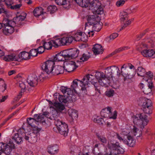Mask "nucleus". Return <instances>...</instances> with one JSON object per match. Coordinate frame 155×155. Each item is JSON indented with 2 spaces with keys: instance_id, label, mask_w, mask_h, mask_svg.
Returning <instances> with one entry per match:
<instances>
[{
  "instance_id": "obj_1",
  "label": "nucleus",
  "mask_w": 155,
  "mask_h": 155,
  "mask_svg": "<svg viewBox=\"0 0 155 155\" xmlns=\"http://www.w3.org/2000/svg\"><path fill=\"white\" fill-rule=\"evenodd\" d=\"M138 102L139 104L142 106L145 113L150 114L152 113V102L151 100L142 97L139 99Z\"/></svg>"
},
{
  "instance_id": "obj_2",
  "label": "nucleus",
  "mask_w": 155,
  "mask_h": 155,
  "mask_svg": "<svg viewBox=\"0 0 155 155\" xmlns=\"http://www.w3.org/2000/svg\"><path fill=\"white\" fill-rule=\"evenodd\" d=\"M3 27L2 31L5 35H9V34L13 32L14 26L15 25V23L14 21L5 19L3 21Z\"/></svg>"
},
{
  "instance_id": "obj_3",
  "label": "nucleus",
  "mask_w": 155,
  "mask_h": 155,
  "mask_svg": "<svg viewBox=\"0 0 155 155\" xmlns=\"http://www.w3.org/2000/svg\"><path fill=\"white\" fill-rule=\"evenodd\" d=\"M93 78L94 76L93 75L88 74L84 76L82 80L79 81V84L81 87V90L82 91H84V93H85V91L86 90L85 86L88 84L90 82L92 84L97 82V80Z\"/></svg>"
},
{
  "instance_id": "obj_4",
  "label": "nucleus",
  "mask_w": 155,
  "mask_h": 155,
  "mask_svg": "<svg viewBox=\"0 0 155 155\" xmlns=\"http://www.w3.org/2000/svg\"><path fill=\"white\" fill-rule=\"evenodd\" d=\"M88 6L89 9L92 10L95 14H101L103 13V8L101 6V4L98 0L93 1L90 3Z\"/></svg>"
},
{
  "instance_id": "obj_5",
  "label": "nucleus",
  "mask_w": 155,
  "mask_h": 155,
  "mask_svg": "<svg viewBox=\"0 0 155 155\" xmlns=\"http://www.w3.org/2000/svg\"><path fill=\"white\" fill-rule=\"evenodd\" d=\"M107 147L113 150V153L115 155L122 154L124 152V150L119 145V143H113L111 141L109 142Z\"/></svg>"
},
{
  "instance_id": "obj_6",
  "label": "nucleus",
  "mask_w": 155,
  "mask_h": 155,
  "mask_svg": "<svg viewBox=\"0 0 155 155\" xmlns=\"http://www.w3.org/2000/svg\"><path fill=\"white\" fill-rule=\"evenodd\" d=\"M14 148V144L11 143L10 141L8 144L0 143V150L3 152L6 155H10L12 149Z\"/></svg>"
},
{
  "instance_id": "obj_7",
  "label": "nucleus",
  "mask_w": 155,
  "mask_h": 155,
  "mask_svg": "<svg viewBox=\"0 0 155 155\" xmlns=\"http://www.w3.org/2000/svg\"><path fill=\"white\" fill-rule=\"evenodd\" d=\"M55 63L54 61L48 60L44 63L41 68L42 69L48 74H51L52 73Z\"/></svg>"
},
{
  "instance_id": "obj_8",
  "label": "nucleus",
  "mask_w": 155,
  "mask_h": 155,
  "mask_svg": "<svg viewBox=\"0 0 155 155\" xmlns=\"http://www.w3.org/2000/svg\"><path fill=\"white\" fill-rule=\"evenodd\" d=\"M56 126L59 127L60 134L64 136H67L68 131V126L65 122L61 121L59 123L56 122Z\"/></svg>"
},
{
  "instance_id": "obj_9",
  "label": "nucleus",
  "mask_w": 155,
  "mask_h": 155,
  "mask_svg": "<svg viewBox=\"0 0 155 155\" xmlns=\"http://www.w3.org/2000/svg\"><path fill=\"white\" fill-rule=\"evenodd\" d=\"M38 80L37 76L35 74H33L28 77L27 81L30 86L34 87L38 84Z\"/></svg>"
},
{
  "instance_id": "obj_10",
  "label": "nucleus",
  "mask_w": 155,
  "mask_h": 155,
  "mask_svg": "<svg viewBox=\"0 0 155 155\" xmlns=\"http://www.w3.org/2000/svg\"><path fill=\"white\" fill-rule=\"evenodd\" d=\"M75 66H76V65L75 62L69 61L64 62L63 67L66 71L70 72L74 70V67Z\"/></svg>"
},
{
  "instance_id": "obj_11",
  "label": "nucleus",
  "mask_w": 155,
  "mask_h": 155,
  "mask_svg": "<svg viewBox=\"0 0 155 155\" xmlns=\"http://www.w3.org/2000/svg\"><path fill=\"white\" fill-rule=\"evenodd\" d=\"M100 20V18L96 14L89 16L87 18L88 23L90 25H93L97 23Z\"/></svg>"
},
{
  "instance_id": "obj_12",
  "label": "nucleus",
  "mask_w": 155,
  "mask_h": 155,
  "mask_svg": "<svg viewBox=\"0 0 155 155\" xmlns=\"http://www.w3.org/2000/svg\"><path fill=\"white\" fill-rule=\"evenodd\" d=\"M64 70V68L63 67V66L59 65L54 66L51 74L55 75L63 74Z\"/></svg>"
},
{
  "instance_id": "obj_13",
  "label": "nucleus",
  "mask_w": 155,
  "mask_h": 155,
  "mask_svg": "<svg viewBox=\"0 0 155 155\" xmlns=\"http://www.w3.org/2000/svg\"><path fill=\"white\" fill-rule=\"evenodd\" d=\"M54 97L55 98V102L54 101V105L55 107L56 108V110L55 111H58V112L60 113V112L62 111L65 108V107L64 105L62 104L59 103L57 100V97H55L57 96V95L55 94L54 95Z\"/></svg>"
},
{
  "instance_id": "obj_14",
  "label": "nucleus",
  "mask_w": 155,
  "mask_h": 155,
  "mask_svg": "<svg viewBox=\"0 0 155 155\" xmlns=\"http://www.w3.org/2000/svg\"><path fill=\"white\" fill-rule=\"evenodd\" d=\"M60 113L58 111L54 110L52 112V114L51 115L50 117V119L51 120H54V123L55 124H56V122L59 123L60 122L61 120L60 119V118L59 117V115Z\"/></svg>"
},
{
  "instance_id": "obj_15",
  "label": "nucleus",
  "mask_w": 155,
  "mask_h": 155,
  "mask_svg": "<svg viewBox=\"0 0 155 155\" xmlns=\"http://www.w3.org/2000/svg\"><path fill=\"white\" fill-rule=\"evenodd\" d=\"M92 50L95 55L102 54L103 51V49L102 46L99 44H96L94 45L93 48Z\"/></svg>"
},
{
  "instance_id": "obj_16",
  "label": "nucleus",
  "mask_w": 155,
  "mask_h": 155,
  "mask_svg": "<svg viewBox=\"0 0 155 155\" xmlns=\"http://www.w3.org/2000/svg\"><path fill=\"white\" fill-rule=\"evenodd\" d=\"M26 140L29 142H35L37 140L36 134L35 132H32L30 134H27L25 139Z\"/></svg>"
},
{
  "instance_id": "obj_17",
  "label": "nucleus",
  "mask_w": 155,
  "mask_h": 155,
  "mask_svg": "<svg viewBox=\"0 0 155 155\" xmlns=\"http://www.w3.org/2000/svg\"><path fill=\"white\" fill-rule=\"evenodd\" d=\"M128 70V71L126 72L127 73L126 75H124L123 74H121V75L124 77V81L128 80L131 79H133V78L134 75L135 74L134 70L133 72L130 69V70Z\"/></svg>"
},
{
  "instance_id": "obj_18",
  "label": "nucleus",
  "mask_w": 155,
  "mask_h": 155,
  "mask_svg": "<svg viewBox=\"0 0 155 155\" xmlns=\"http://www.w3.org/2000/svg\"><path fill=\"white\" fill-rule=\"evenodd\" d=\"M111 113V108L108 107L103 109L100 112L101 117L104 118H108L109 117V114Z\"/></svg>"
},
{
  "instance_id": "obj_19",
  "label": "nucleus",
  "mask_w": 155,
  "mask_h": 155,
  "mask_svg": "<svg viewBox=\"0 0 155 155\" xmlns=\"http://www.w3.org/2000/svg\"><path fill=\"white\" fill-rule=\"evenodd\" d=\"M48 152L51 154L53 155L57 153L59 148L58 146L55 145L54 146L50 145L48 148Z\"/></svg>"
},
{
  "instance_id": "obj_20",
  "label": "nucleus",
  "mask_w": 155,
  "mask_h": 155,
  "mask_svg": "<svg viewBox=\"0 0 155 155\" xmlns=\"http://www.w3.org/2000/svg\"><path fill=\"white\" fill-rule=\"evenodd\" d=\"M141 120L142 124L143 126H146L148 122V120L147 118V116L144 113L139 114H137Z\"/></svg>"
},
{
  "instance_id": "obj_21",
  "label": "nucleus",
  "mask_w": 155,
  "mask_h": 155,
  "mask_svg": "<svg viewBox=\"0 0 155 155\" xmlns=\"http://www.w3.org/2000/svg\"><path fill=\"white\" fill-rule=\"evenodd\" d=\"M73 39L74 38L72 36H68L60 38L61 42V45H64L67 43H71Z\"/></svg>"
},
{
  "instance_id": "obj_22",
  "label": "nucleus",
  "mask_w": 155,
  "mask_h": 155,
  "mask_svg": "<svg viewBox=\"0 0 155 155\" xmlns=\"http://www.w3.org/2000/svg\"><path fill=\"white\" fill-rule=\"evenodd\" d=\"M32 118L33 119H34L35 120L40 122V124H42L43 125L46 127L47 124L45 120L44 119L43 115H40L37 114H35L34 115V118Z\"/></svg>"
},
{
  "instance_id": "obj_23",
  "label": "nucleus",
  "mask_w": 155,
  "mask_h": 155,
  "mask_svg": "<svg viewBox=\"0 0 155 155\" xmlns=\"http://www.w3.org/2000/svg\"><path fill=\"white\" fill-rule=\"evenodd\" d=\"M141 53L144 57H149L153 56L155 53V52L152 49L144 50L141 51Z\"/></svg>"
},
{
  "instance_id": "obj_24",
  "label": "nucleus",
  "mask_w": 155,
  "mask_h": 155,
  "mask_svg": "<svg viewBox=\"0 0 155 155\" xmlns=\"http://www.w3.org/2000/svg\"><path fill=\"white\" fill-rule=\"evenodd\" d=\"M127 139V140H124V143L130 147H133L135 144V140L130 136H128Z\"/></svg>"
},
{
  "instance_id": "obj_25",
  "label": "nucleus",
  "mask_w": 155,
  "mask_h": 155,
  "mask_svg": "<svg viewBox=\"0 0 155 155\" xmlns=\"http://www.w3.org/2000/svg\"><path fill=\"white\" fill-rule=\"evenodd\" d=\"M110 79L104 77L100 81H99L100 84L102 86L105 87H107L110 82Z\"/></svg>"
},
{
  "instance_id": "obj_26",
  "label": "nucleus",
  "mask_w": 155,
  "mask_h": 155,
  "mask_svg": "<svg viewBox=\"0 0 155 155\" xmlns=\"http://www.w3.org/2000/svg\"><path fill=\"white\" fill-rule=\"evenodd\" d=\"M26 15V14H24V15H20L14 18L13 20H15L14 21L15 23V24H17L18 25H22V24L21 23V22L24 20Z\"/></svg>"
},
{
  "instance_id": "obj_27",
  "label": "nucleus",
  "mask_w": 155,
  "mask_h": 155,
  "mask_svg": "<svg viewBox=\"0 0 155 155\" xmlns=\"http://www.w3.org/2000/svg\"><path fill=\"white\" fill-rule=\"evenodd\" d=\"M44 9L41 7L36 8L33 11L34 15L36 17H38L43 14Z\"/></svg>"
},
{
  "instance_id": "obj_28",
  "label": "nucleus",
  "mask_w": 155,
  "mask_h": 155,
  "mask_svg": "<svg viewBox=\"0 0 155 155\" xmlns=\"http://www.w3.org/2000/svg\"><path fill=\"white\" fill-rule=\"evenodd\" d=\"M69 115L71 117L72 119H76L78 117L77 111L73 109H70L68 111Z\"/></svg>"
},
{
  "instance_id": "obj_29",
  "label": "nucleus",
  "mask_w": 155,
  "mask_h": 155,
  "mask_svg": "<svg viewBox=\"0 0 155 155\" xmlns=\"http://www.w3.org/2000/svg\"><path fill=\"white\" fill-rule=\"evenodd\" d=\"M12 139L14 140L17 143L20 144L22 142V139H24L23 137H21L18 134H15L12 137Z\"/></svg>"
},
{
  "instance_id": "obj_30",
  "label": "nucleus",
  "mask_w": 155,
  "mask_h": 155,
  "mask_svg": "<svg viewBox=\"0 0 155 155\" xmlns=\"http://www.w3.org/2000/svg\"><path fill=\"white\" fill-rule=\"evenodd\" d=\"M19 57L23 60H27L30 58V55L29 53L25 51L21 52L19 54Z\"/></svg>"
},
{
  "instance_id": "obj_31",
  "label": "nucleus",
  "mask_w": 155,
  "mask_h": 155,
  "mask_svg": "<svg viewBox=\"0 0 155 155\" xmlns=\"http://www.w3.org/2000/svg\"><path fill=\"white\" fill-rule=\"evenodd\" d=\"M136 71L138 76L143 77L146 74V72L145 69L141 67H138Z\"/></svg>"
},
{
  "instance_id": "obj_32",
  "label": "nucleus",
  "mask_w": 155,
  "mask_h": 155,
  "mask_svg": "<svg viewBox=\"0 0 155 155\" xmlns=\"http://www.w3.org/2000/svg\"><path fill=\"white\" fill-rule=\"evenodd\" d=\"M55 1L58 5H66V6H64L65 8H67V5L68 6H69L70 5L69 2L67 0H55Z\"/></svg>"
},
{
  "instance_id": "obj_33",
  "label": "nucleus",
  "mask_w": 155,
  "mask_h": 155,
  "mask_svg": "<svg viewBox=\"0 0 155 155\" xmlns=\"http://www.w3.org/2000/svg\"><path fill=\"white\" fill-rule=\"evenodd\" d=\"M120 20L121 22H125L127 21L128 20V16L127 15V14L125 12H123L120 13Z\"/></svg>"
},
{
  "instance_id": "obj_34",
  "label": "nucleus",
  "mask_w": 155,
  "mask_h": 155,
  "mask_svg": "<svg viewBox=\"0 0 155 155\" xmlns=\"http://www.w3.org/2000/svg\"><path fill=\"white\" fill-rule=\"evenodd\" d=\"M51 42L52 43L54 46L58 47L59 46L61 45L60 38H54L51 40Z\"/></svg>"
},
{
  "instance_id": "obj_35",
  "label": "nucleus",
  "mask_w": 155,
  "mask_h": 155,
  "mask_svg": "<svg viewBox=\"0 0 155 155\" xmlns=\"http://www.w3.org/2000/svg\"><path fill=\"white\" fill-rule=\"evenodd\" d=\"M95 77L96 78V80L98 81V82L99 81H100L104 77H105V74L102 72H96L95 74Z\"/></svg>"
},
{
  "instance_id": "obj_36",
  "label": "nucleus",
  "mask_w": 155,
  "mask_h": 155,
  "mask_svg": "<svg viewBox=\"0 0 155 155\" xmlns=\"http://www.w3.org/2000/svg\"><path fill=\"white\" fill-rule=\"evenodd\" d=\"M3 60L6 61H10L16 60L15 56L14 54L8 55L3 57Z\"/></svg>"
},
{
  "instance_id": "obj_37",
  "label": "nucleus",
  "mask_w": 155,
  "mask_h": 155,
  "mask_svg": "<svg viewBox=\"0 0 155 155\" xmlns=\"http://www.w3.org/2000/svg\"><path fill=\"white\" fill-rule=\"evenodd\" d=\"M72 59L77 57L79 53V51L76 48L70 49Z\"/></svg>"
},
{
  "instance_id": "obj_38",
  "label": "nucleus",
  "mask_w": 155,
  "mask_h": 155,
  "mask_svg": "<svg viewBox=\"0 0 155 155\" xmlns=\"http://www.w3.org/2000/svg\"><path fill=\"white\" fill-rule=\"evenodd\" d=\"M57 8L54 5H51L47 8V11L49 12L51 14L54 13L57 10Z\"/></svg>"
},
{
  "instance_id": "obj_39",
  "label": "nucleus",
  "mask_w": 155,
  "mask_h": 155,
  "mask_svg": "<svg viewBox=\"0 0 155 155\" xmlns=\"http://www.w3.org/2000/svg\"><path fill=\"white\" fill-rule=\"evenodd\" d=\"M58 100L60 103L66 104L68 102V101L67 98L68 96H67V97H65V96H64L62 95H58Z\"/></svg>"
},
{
  "instance_id": "obj_40",
  "label": "nucleus",
  "mask_w": 155,
  "mask_h": 155,
  "mask_svg": "<svg viewBox=\"0 0 155 155\" xmlns=\"http://www.w3.org/2000/svg\"><path fill=\"white\" fill-rule=\"evenodd\" d=\"M111 69V72L112 74H114L117 73V75L119 76L121 73H118V71H120L119 68L116 66H112L110 67Z\"/></svg>"
},
{
  "instance_id": "obj_41",
  "label": "nucleus",
  "mask_w": 155,
  "mask_h": 155,
  "mask_svg": "<svg viewBox=\"0 0 155 155\" xmlns=\"http://www.w3.org/2000/svg\"><path fill=\"white\" fill-rule=\"evenodd\" d=\"M54 59L55 61H63L65 60L63 56H62L61 52L56 55Z\"/></svg>"
},
{
  "instance_id": "obj_42",
  "label": "nucleus",
  "mask_w": 155,
  "mask_h": 155,
  "mask_svg": "<svg viewBox=\"0 0 155 155\" xmlns=\"http://www.w3.org/2000/svg\"><path fill=\"white\" fill-rule=\"evenodd\" d=\"M111 71V69L110 67L107 68L105 72V77L110 79L112 78V74Z\"/></svg>"
},
{
  "instance_id": "obj_43",
  "label": "nucleus",
  "mask_w": 155,
  "mask_h": 155,
  "mask_svg": "<svg viewBox=\"0 0 155 155\" xmlns=\"http://www.w3.org/2000/svg\"><path fill=\"white\" fill-rule=\"evenodd\" d=\"M25 130L24 128H21L18 130V133L16 134H18L21 137H24V139H25L27 135L24 132Z\"/></svg>"
},
{
  "instance_id": "obj_44",
  "label": "nucleus",
  "mask_w": 155,
  "mask_h": 155,
  "mask_svg": "<svg viewBox=\"0 0 155 155\" xmlns=\"http://www.w3.org/2000/svg\"><path fill=\"white\" fill-rule=\"evenodd\" d=\"M102 28V25L100 23V21L97 23L93 25V29L96 31H99Z\"/></svg>"
},
{
  "instance_id": "obj_45",
  "label": "nucleus",
  "mask_w": 155,
  "mask_h": 155,
  "mask_svg": "<svg viewBox=\"0 0 155 155\" xmlns=\"http://www.w3.org/2000/svg\"><path fill=\"white\" fill-rule=\"evenodd\" d=\"M128 70H130V69L128 68L127 65L126 64H124L121 67V73L126 75V72L128 71Z\"/></svg>"
},
{
  "instance_id": "obj_46",
  "label": "nucleus",
  "mask_w": 155,
  "mask_h": 155,
  "mask_svg": "<svg viewBox=\"0 0 155 155\" xmlns=\"http://www.w3.org/2000/svg\"><path fill=\"white\" fill-rule=\"evenodd\" d=\"M96 136L98 140L101 142L104 143H107V140L105 137L99 135L97 133L96 134Z\"/></svg>"
},
{
  "instance_id": "obj_47",
  "label": "nucleus",
  "mask_w": 155,
  "mask_h": 155,
  "mask_svg": "<svg viewBox=\"0 0 155 155\" xmlns=\"http://www.w3.org/2000/svg\"><path fill=\"white\" fill-rule=\"evenodd\" d=\"M82 32H77L75 35V37L74 38L75 41H81V38Z\"/></svg>"
},
{
  "instance_id": "obj_48",
  "label": "nucleus",
  "mask_w": 155,
  "mask_h": 155,
  "mask_svg": "<svg viewBox=\"0 0 155 155\" xmlns=\"http://www.w3.org/2000/svg\"><path fill=\"white\" fill-rule=\"evenodd\" d=\"M91 57V55H87L85 53H84L82 56V57H81L80 60V62H84L87 61L89 58Z\"/></svg>"
},
{
  "instance_id": "obj_49",
  "label": "nucleus",
  "mask_w": 155,
  "mask_h": 155,
  "mask_svg": "<svg viewBox=\"0 0 155 155\" xmlns=\"http://www.w3.org/2000/svg\"><path fill=\"white\" fill-rule=\"evenodd\" d=\"M52 45L53 44L51 42V41H50L48 42H45L43 45V47L45 49L49 50L51 48Z\"/></svg>"
},
{
  "instance_id": "obj_50",
  "label": "nucleus",
  "mask_w": 155,
  "mask_h": 155,
  "mask_svg": "<svg viewBox=\"0 0 155 155\" xmlns=\"http://www.w3.org/2000/svg\"><path fill=\"white\" fill-rule=\"evenodd\" d=\"M138 118H139V117L137 116V115L135 117L133 120L134 123V124H136L137 125H142L141 120Z\"/></svg>"
},
{
  "instance_id": "obj_51",
  "label": "nucleus",
  "mask_w": 155,
  "mask_h": 155,
  "mask_svg": "<svg viewBox=\"0 0 155 155\" xmlns=\"http://www.w3.org/2000/svg\"><path fill=\"white\" fill-rule=\"evenodd\" d=\"M80 3V6L82 7H87L88 6L90 3V0H82Z\"/></svg>"
},
{
  "instance_id": "obj_52",
  "label": "nucleus",
  "mask_w": 155,
  "mask_h": 155,
  "mask_svg": "<svg viewBox=\"0 0 155 155\" xmlns=\"http://www.w3.org/2000/svg\"><path fill=\"white\" fill-rule=\"evenodd\" d=\"M94 122H96L98 123L100 125H102L104 123V119L101 118H94L93 120Z\"/></svg>"
},
{
  "instance_id": "obj_53",
  "label": "nucleus",
  "mask_w": 155,
  "mask_h": 155,
  "mask_svg": "<svg viewBox=\"0 0 155 155\" xmlns=\"http://www.w3.org/2000/svg\"><path fill=\"white\" fill-rule=\"evenodd\" d=\"M79 81L80 80L77 79L74 80L73 82V84L71 86L72 88H73V90H74V92L76 91L75 88L77 87L78 83H79Z\"/></svg>"
},
{
  "instance_id": "obj_54",
  "label": "nucleus",
  "mask_w": 155,
  "mask_h": 155,
  "mask_svg": "<svg viewBox=\"0 0 155 155\" xmlns=\"http://www.w3.org/2000/svg\"><path fill=\"white\" fill-rule=\"evenodd\" d=\"M38 53L37 49H33L31 50L29 52V54L30 55V57L32 56H36L38 54Z\"/></svg>"
},
{
  "instance_id": "obj_55",
  "label": "nucleus",
  "mask_w": 155,
  "mask_h": 155,
  "mask_svg": "<svg viewBox=\"0 0 155 155\" xmlns=\"http://www.w3.org/2000/svg\"><path fill=\"white\" fill-rule=\"evenodd\" d=\"M131 22V20H128L125 23H124V25L122 26L121 28H120L119 30L118 31H120L125 28L127 27L130 24Z\"/></svg>"
},
{
  "instance_id": "obj_56",
  "label": "nucleus",
  "mask_w": 155,
  "mask_h": 155,
  "mask_svg": "<svg viewBox=\"0 0 155 155\" xmlns=\"http://www.w3.org/2000/svg\"><path fill=\"white\" fill-rule=\"evenodd\" d=\"M114 92L113 90H110L109 91H106L105 92L106 96L108 97H111L113 96Z\"/></svg>"
},
{
  "instance_id": "obj_57",
  "label": "nucleus",
  "mask_w": 155,
  "mask_h": 155,
  "mask_svg": "<svg viewBox=\"0 0 155 155\" xmlns=\"http://www.w3.org/2000/svg\"><path fill=\"white\" fill-rule=\"evenodd\" d=\"M65 60H68V49L61 51Z\"/></svg>"
},
{
  "instance_id": "obj_58",
  "label": "nucleus",
  "mask_w": 155,
  "mask_h": 155,
  "mask_svg": "<svg viewBox=\"0 0 155 155\" xmlns=\"http://www.w3.org/2000/svg\"><path fill=\"white\" fill-rule=\"evenodd\" d=\"M136 8H128L126 10V11H124L127 14V15L128 16V14H130L135 12Z\"/></svg>"
},
{
  "instance_id": "obj_59",
  "label": "nucleus",
  "mask_w": 155,
  "mask_h": 155,
  "mask_svg": "<svg viewBox=\"0 0 155 155\" xmlns=\"http://www.w3.org/2000/svg\"><path fill=\"white\" fill-rule=\"evenodd\" d=\"M21 5V4L12 5V6L11 7V9L12 10H18L20 8Z\"/></svg>"
},
{
  "instance_id": "obj_60",
  "label": "nucleus",
  "mask_w": 155,
  "mask_h": 155,
  "mask_svg": "<svg viewBox=\"0 0 155 155\" xmlns=\"http://www.w3.org/2000/svg\"><path fill=\"white\" fill-rule=\"evenodd\" d=\"M122 51L121 49L120 48L116 49L114 51L112 52L111 54H109L108 56L107 57H111V56L114 55L117 53H119L120 52Z\"/></svg>"
},
{
  "instance_id": "obj_61",
  "label": "nucleus",
  "mask_w": 155,
  "mask_h": 155,
  "mask_svg": "<svg viewBox=\"0 0 155 155\" xmlns=\"http://www.w3.org/2000/svg\"><path fill=\"white\" fill-rule=\"evenodd\" d=\"M4 2H5V3L7 5V8H11V7L12 6V2L11 0H5V1Z\"/></svg>"
},
{
  "instance_id": "obj_62",
  "label": "nucleus",
  "mask_w": 155,
  "mask_h": 155,
  "mask_svg": "<svg viewBox=\"0 0 155 155\" xmlns=\"http://www.w3.org/2000/svg\"><path fill=\"white\" fill-rule=\"evenodd\" d=\"M19 86L21 88V91L20 93L21 94V95H22V93L25 91V85L24 83H20Z\"/></svg>"
},
{
  "instance_id": "obj_63",
  "label": "nucleus",
  "mask_w": 155,
  "mask_h": 155,
  "mask_svg": "<svg viewBox=\"0 0 155 155\" xmlns=\"http://www.w3.org/2000/svg\"><path fill=\"white\" fill-rule=\"evenodd\" d=\"M81 37V41L85 42L87 40V36L85 33L82 32V34Z\"/></svg>"
},
{
  "instance_id": "obj_64",
  "label": "nucleus",
  "mask_w": 155,
  "mask_h": 155,
  "mask_svg": "<svg viewBox=\"0 0 155 155\" xmlns=\"http://www.w3.org/2000/svg\"><path fill=\"white\" fill-rule=\"evenodd\" d=\"M118 36V34L117 33H113L110 35L109 37L110 40H113Z\"/></svg>"
}]
</instances>
